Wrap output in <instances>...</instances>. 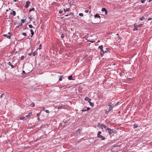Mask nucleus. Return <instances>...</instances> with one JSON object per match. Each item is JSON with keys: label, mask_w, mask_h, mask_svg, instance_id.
Wrapping results in <instances>:
<instances>
[{"label": "nucleus", "mask_w": 152, "mask_h": 152, "mask_svg": "<svg viewBox=\"0 0 152 152\" xmlns=\"http://www.w3.org/2000/svg\"><path fill=\"white\" fill-rule=\"evenodd\" d=\"M134 28L133 29V31H136L137 30V26H136V25L135 24L134 25Z\"/></svg>", "instance_id": "nucleus-10"}, {"label": "nucleus", "mask_w": 152, "mask_h": 152, "mask_svg": "<svg viewBox=\"0 0 152 152\" xmlns=\"http://www.w3.org/2000/svg\"><path fill=\"white\" fill-rule=\"evenodd\" d=\"M42 48V45L41 44H40V45L39 46V50H40Z\"/></svg>", "instance_id": "nucleus-27"}, {"label": "nucleus", "mask_w": 152, "mask_h": 152, "mask_svg": "<svg viewBox=\"0 0 152 152\" xmlns=\"http://www.w3.org/2000/svg\"><path fill=\"white\" fill-rule=\"evenodd\" d=\"M116 35H118V34H116Z\"/></svg>", "instance_id": "nucleus-61"}, {"label": "nucleus", "mask_w": 152, "mask_h": 152, "mask_svg": "<svg viewBox=\"0 0 152 152\" xmlns=\"http://www.w3.org/2000/svg\"><path fill=\"white\" fill-rule=\"evenodd\" d=\"M91 11L90 10V11H89V13H91Z\"/></svg>", "instance_id": "nucleus-58"}, {"label": "nucleus", "mask_w": 152, "mask_h": 152, "mask_svg": "<svg viewBox=\"0 0 152 152\" xmlns=\"http://www.w3.org/2000/svg\"><path fill=\"white\" fill-rule=\"evenodd\" d=\"M37 120L38 121H39L40 120V118L39 117H37Z\"/></svg>", "instance_id": "nucleus-44"}, {"label": "nucleus", "mask_w": 152, "mask_h": 152, "mask_svg": "<svg viewBox=\"0 0 152 152\" xmlns=\"http://www.w3.org/2000/svg\"><path fill=\"white\" fill-rule=\"evenodd\" d=\"M79 15L80 16H83V14L82 13H80L79 14Z\"/></svg>", "instance_id": "nucleus-31"}, {"label": "nucleus", "mask_w": 152, "mask_h": 152, "mask_svg": "<svg viewBox=\"0 0 152 152\" xmlns=\"http://www.w3.org/2000/svg\"><path fill=\"white\" fill-rule=\"evenodd\" d=\"M89 42H91L92 43H94V42H95L94 41H89Z\"/></svg>", "instance_id": "nucleus-47"}, {"label": "nucleus", "mask_w": 152, "mask_h": 152, "mask_svg": "<svg viewBox=\"0 0 152 152\" xmlns=\"http://www.w3.org/2000/svg\"><path fill=\"white\" fill-rule=\"evenodd\" d=\"M62 76H61V77H60V78H59V80L60 81H61V80H62Z\"/></svg>", "instance_id": "nucleus-37"}, {"label": "nucleus", "mask_w": 152, "mask_h": 152, "mask_svg": "<svg viewBox=\"0 0 152 152\" xmlns=\"http://www.w3.org/2000/svg\"><path fill=\"white\" fill-rule=\"evenodd\" d=\"M24 56H22L21 57V59L22 60H23L24 59Z\"/></svg>", "instance_id": "nucleus-36"}, {"label": "nucleus", "mask_w": 152, "mask_h": 152, "mask_svg": "<svg viewBox=\"0 0 152 152\" xmlns=\"http://www.w3.org/2000/svg\"><path fill=\"white\" fill-rule=\"evenodd\" d=\"M17 0H13V1L14 2H16L17 1Z\"/></svg>", "instance_id": "nucleus-52"}, {"label": "nucleus", "mask_w": 152, "mask_h": 152, "mask_svg": "<svg viewBox=\"0 0 152 152\" xmlns=\"http://www.w3.org/2000/svg\"><path fill=\"white\" fill-rule=\"evenodd\" d=\"M22 34L24 35L25 36H26V34L25 33L23 32L21 33Z\"/></svg>", "instance_id": "nucleus-24"}, {"label": "nucleus", "mask_w": 152, "mask_h": 152, "mask_svg": "<svg viewBox=\"0 0 152 152\" xmlns=\"http://www.w3.org/2000/svg\"><path fill=\"white\" fill-rule=\"evenodd\" d=\"M6 11H8V10H6Z\"/></svg>", "instance_id": "nucleus-62"}, {"label": "nucleus", "mask_w": 152, "mask_h": 152, "mask_svg": "<svg viewBox=\"0 0 152 152\" xmlns=\"http://www.w3.org/2000/svg\"><path fill=\"white\" fill-rule=\"evenodd\" d=\"M4 95V94H2L1 96H0V97L1 98H2V96Z\"/></svg>", "instance_id": "nucleus-43"}, {"label": "nucleus", "mask_w": 152, "mask_h": 152, "mask_svg": "<svg viewBox=\"0 0 152 152\" xmlns=\"http://www.w3.org/2000/svg\"><path fill=\"white\" fill-rule=\"evenodd\" d=\"M37 54V52L36 51H34L32 53V54L33 56H35L36 54Z\"/></svg>", "instance_id": "nucleus-20"}, {"label": "nucleus", "mask_w": 152, "mask_h": 152, "mask_svg": "<svg viewBox=\"0 0 152 152\" xmlns=\"http://www.w3.org/2000/svg\"><path fill=\"white\" fill-rule=\"evenodd\" d=\"M104 53H107V51H104Z\"/></svg>", "instance_id": "nucleus-56"}, {"label": "nucleus", "mask_w": 152, "mask_h": 152, "mask_svg": "<svg viewBox=\"0 0 152 152\" xmlns=\"http://www.w3.org/2000/svg\"><path fill=\"white\" fill-rule=\"evenodd\" d=\"M41 112H40L39 113H37V117H39V115H40V114H41Z\"/></svg>", "instance_id": "nucleus-29"}, {"label": "nucleus", "mask_w": 152, "mask_h": 152, "mask_svg": "<svg viewBox=\"0 0 152 152\" xmlns=\"http://www.w3.org/2000/svg\"><path fill=\"white\" fill-rule=\"evenodd\" d=\"M65 16H68V15H65Z\"/></svg>", "instance_id": "nucleus-60"}, {"label": "nucleus", "mask_w": 152, "mask_h": 152, "mask_svg": "<svg viewBox=\"0 0 152 152\" xmlns=\"http://www.w3.org/2000/svg\"><path fill=\"white\" fill-rule=\"evenodd\" d=\"M34 10V8H32L31 9H30L29 10V12H31L32 11H33Z\"/></svg>", "instance_id": "nucleus-22"}, {"label": "nucleus", "mask_w": 152, "mask_h": 152, "mask_svg": "<svg viewBox=\"0 0 152 152\" xmlns=\"http://www.w3.org/2000/svg\"><path fill=\"white\" fill-rule=\"evenodd\" d=\"M45 112L47 113H49V111L48 110H45Z\"/></svg>", "instance_id": "nucleus-38"}, {"label": "nucleus", "mask_w": 152, "mask_h": 152, "mask_svg": "<svg viewBox=\"0 0 152 152\" xmlns=\"http://www.w3.org/2000/svg\"><path fill=\"white\" fill-rule=\"evenodd\" d=\"M33 18L32 17V16H30L29 18L28 19L30 20H31V19H32Z\"/></svg>", "instance_id": "nucleus-26"}, {"label": "nucleus", "mask_w": 152, "mask_h": 152, "mask_svg": "<svg viewBox=\"0 0 152 152\" xmlns=\"http://www.w3.org/2000/svg\"><path fill=\"white\" fill-rule=\"evenodd\" d=\"M42 110H44V111L45 110V107H42Z\"/></svg>", "instance_id": "nucleus-45"}, {"label": "nucleus", "mask_w": 152, "mask_h": 152, "mask_svg": "<svg viewBox=\"0 0 152 152\" xmlns=\"http://www.w3.org/2000/svg\"><path fill=\"white\" fill-rule=\"evenodd\" d=\"M64 37V34H62L61 36V37L62 38H63Z\"/></svg>", "instance_id": "nucleus-33"}, {"label": "nucleus", "mask_w": 152, "mask_h": 152, "mask_svg": "<svg viewBox=\"0 0 152 152\" xmlns=\"http://www.w3.org/2000/svg\"><path fill=\"white\" fill-rule=\"evenodd\" d=\"M81 130L80 129H78L77 130V132H81Z\"/></svg>", "instance_id": "nucleus-40"}, {"label": "nucleus", "mask_w": 152, "mask_h": 152, "mask_svg": "<svg viewBox=\"0 0 152 152\" xmlns=\"http://www.w3.org/2000/svg\"><path fill=\"white\" fill-rule=\"evenodd\" d=\"M107 130L108 131V133L110 135L111 134L113 133H115V131H113V130L109 128H107Z\"/></svg>", "instance_id": "nucleus-3"}, {"label": "nucleus", "mask_w": 152, "mask_h": 152, "mask_svg": "<svg viewBox=\"0 0 152 152\" xmlns=\"http://www.w3.org/2000/svg\"><path fill=\"white\" fill-rule=\"evenodd\" d=\"M145 1V0H141V2L142 3H144Z\"/></svg>", "instance_id": "nucleus-30"}, {"label": "nucleus", "mask_w": 152, "mask_h": 152, "mask_svg": "<svg viewBox=\"0 0 152 152\" xmlns=\"http://www.w3.org/2000/svg\"><path fill=\"white\" fill-rule=\"evenodd\" d=\"M8 64L9 65H10L11 66L12 68H14V67L13 65L12 64V63L10 62H9V63H8Z\"/></svg>", "instance_id": "nucleus-14"}, {"label": "nucleus", "mask_w": 152, "mask_h": 152, "mask_svg": "<svg viewBox=\"0 0 152 152\" xmlns=\"http://www.w3.org/2000/svg\"><path fill=\"white\" fill-rule=\"evenodd\" d=\"M68 79L69 80H72V75H70L68 77Z\"/></svg>", "instance_id": "nucleus-21"}, {"label": "nucleus", "mask_w": 152, "mask_h": 152, "mask_svg": "<svg viewBox=\"0 0 152 152\" xmlns=\"http://www.w3.org/2000/svg\"><path fill=\"white\" fill-rule=\"evenodd\" d=\"M103 126L104 128H106V126L105 125H103Z\"/></svg>", "instance_id": "nucleus-48"}, {"label": "nucleus", "mask_w": 152, "mask_h": 152, "mask_svg": "<svg viewBox=\"0 0 152 152\" xmlns=\"http://www.w3.org/2000/svg\"><path fill=\"white\" fill-rule=\"evenodd\" d=\"M90 105L92 107H93L94 106V104L93 103H92L90 101H88Z\"/></svg>", "instance_id": "nucleus-12"}, {"label": "nucleus", "mask_w": 152, "mask_h": 152, "mask_svg": "<svg viewBox=\"0 0 152 152\" xmlns=\"http://www.w3.org/2000/svg\"><path fill=\"white\" fill-rule=\"evenodd\" d=\"M84 99L86 100V101H89L91 100V99L88 98V97H86Z\"/></svg>", "instance_id": "nucleus-15"}, {"label": "nucleus", "mask_w": 152, "mask_h": 152, "mask_svg": "<svg viewBox=\"0 0 152 152\" xmlns=\"http://www.w3.org/2000/svg\"><path fill=\"white\" fill-rule=\"evenodd\" d=\"M101 132L100 131H99L97 134V137H98L99 136L101 135Z\"/></svg>", "instance_id": "nucleus-19"}, {"label": "nucleus", "mask_w": 152, "mask_h": 152, "mask_svg": "<svg viewBox=\"0 0 152 152\" xmlns=\"http://www.w3.org/2000/svg\"><path fill=\"white\" fill-rule=\"evenodd\" d=\"M8 34H9V35H7L6 34H3V36L4 37H7V38L8 39H10L11 38V33L10 32H9L8 33Z\"/></svg>", "instance_id": "nucleus-4"}, {"label": "nucleus", "mask_w": 152, "mask_h": 152, "mask_svg": "<svg viewBox=\"0 0 152 152\" xmlns=\"http://www.w3.org/2000/svg\"><path fill=\"white\" fill-rule=\"evenodd\" d=\"M151 1H152V0H149V2H151Z\"/></svg>", "instance_id": "nucleus-53"}, {"label": "nucleus", "mask_w": 152, "mask_h": 152, "mask_svg": "<svg viewBox=\"0 0 152 152\" xmlns=\"http://www.w3.org/2000/svg\"><path fill=\"white\" fill-rule=\"evenodd\" d=\"M118 39H119V41H120V37H118Z\"/></svg>", "instance_id": "nucleus-46"}, {"label": "nucleus", "mask_w": 152, "mask_h": 152, "mask_svg": "<svg viewBox=\"0 0 152 152\" xmlns=\"http://www.w3.org/2000/svg\"><path fill=\"white\" fill-rule=\"evenodd\" d=\"M82 111H86V110H82Z\"/></svg>", "instance_id": "nucleus-50"}, {"label": "nucleus", "mask_w": 152, "mask_h": 152, "mask_svg": "<svg viewBox=\"0 0 152 152\" xmlns=\"http://www.w3.org/2000/svg\"><path fill=\"white\" fill-rule=\"evenodd\" d=\"M86 40H87V42H89V41H89V40H87V39H86Z\"/></svg>", "instance_id": "nucleus-57"}, {"label": "nucleus", "mask_w": 152, "mask_h": 152, "mask_svg": "<svg viewBox=\"0 0 152 152\" xmlns=\"http://www.w3.org/2000/svg\"><path fill=\"white\" fill-rule=\"evenodd\" d=\"M69 10V8H68V9H64V11L65 12H66L67 11H68Z\"/></svg>", "instance_id": "nucleus-25"}, {"label": "nucleus", "mask_w": 152, "mask_h": 152, "mask_svg": "<svg viewBox=\"0 0 152 152\" xmlns=\"http://www.w3.org/2000/svg\"><path fill=\"white\" fill-rule=\"evenodd\" d=\"M88 9L90 10L91 9V7L90 6H89L88 7Z\"/></svg>", "instance_id": "nucleus-51"}, {"label": "nucleus", "mask_w": 152, "mask_h": 152, "mask_svg": "<svg viewBox=\"0 0 152 152\" xmlns=\"http://www.w3.org/2000/svg\"><path fill=\"white\" fill-rule=\"evenodd\" d=\"M110 111L108 110L107 111H106V112H105V114H107L109 113L110 112Z\"/></svg>", "instance_id": "nucleus-34"}, {"label": "nucleus", "mask_w": 152, "mask_h": 152, "mask_svg": "<svg viewBox=\"0 0 152 152\" xmlns=\"http://www.w3.org/2000/svg\"><path fill=\"white\" fill-rule=\"evenodd\" d=\"M35 106V104L34 103H32L30 104V106L31 107H34Z\"/></svg>", "instance_id": "nucleus-17"}, {"label": "nucleus", "mask_w": 152, "mask_h": 152, "mask_svg": "<svg viewBox=\"0 0 152 152\" xmlns=\"http://www.w3.org/2000/svg\"><path fill=\"white\" fill-rule=\"evenodd\" d=\"M27 118L26 117V116L25 117H21L20 118V120H23L24 121L25 120H26Z\"/></svg>", "instance_id": "nucleus-7"}, {"label": "nucleus", "mask_w": 152, "mask_h": 152, "mask_svg": "<svg viewBox=\"0 0 152 152\" xmlns=\"http://www.w3.org/2000/svg\"><path fill=\"white\" fill-rule=\"evenodd\" d=\"M59 13H60V14H61L62 13V11H59Z\"/></svg>", "instance_id": "nucleus-42"}, {"label": "nucleus", "mask_w": 152, "mask_h": 152, "mask_svg": "<svg viewBox=\"0 0 152 152\" xmlns=\"http://www.w3.org/2000/svg\"><path fill=\"white\" fill-rule=\"evenodd\" d=\"M11 14H12L13 16H15L16 15V12L15 11H13L11 13Z\"/></svg>", "instance_id": "nucleus-13"}, {"label": "nucleus", "mask_w": 152, "mask_h": 152, "mask_svg": "<svg viewBox=\"0 0 152 152\" xmlns=\"http://www.w3.org/2000/svg\"><path fill=\"white\" fill-rule=\"evenodd\" d=\"M108 106L109 107L108 109V110L110 111L112 110L113 107H114V106L111 103H109L108 104Z\"/></svg>", "instance_id": "nucleus-1"}, {"label": "nucleus", "mask_w": 152, "mask_h": 152, "mask_svg": "<svg viewBox=\"0 0 152 152\" xmlns=\"http://www.w3.org/2000/svg\"><path fill=\"white\" fill-rule=\"evenodd\" d=\"M94 18H99V19L101 18L100 16L98 14H97L95 15Z\"/></svg>", "instance_id": "nucleus-9"}, {"label": "nucleus", "mask_w": 152, "mask_h": 152, "mask_svg": "<svg viewBox=\"0 0 152 152\" xmlns=\"http://www.w3.org/2000/svg\"><path fill=\"white\" fill-rule=\"evenodd\" d=\"M145 19V17L144 16H142V17H141L140 18V20H143Z\"/></svg>", "instance_id": "nucleus-18"}, {"label": "nucleus", "mask_w": 152, "mask_h": 152, "mask_svg": "<svg viewBox=\"0 0 152 152\" xmlns=\"http://www.w3.org/2000/svg\"><path fill=\"white\" fill-rule=\"evenodd\" d=\"M100 42V41L99 40H98L97 42Z\"/></svg>", "instance_id": "nucleus-54"}, {"label": "nucleus", "mask_w": 152, "mask_h": 152, "mask_svg": "<svg viewBox=\"0 0 152 152\" xmlns=\"http://www.w3.org/2000/svg\"><path fill=\"white\" fill-rule=\"evenodd\" d=\"M32 115V113L31 112H30L28 115L26 116V117L27 118H29V117L30 116H31Z\"/></svg>", "instance_id": "nucleus-11"}, {"label": "nucleus", "mask_w": 152, "mask_h": 152, "mask_svg": "<svg viewBox=\"0 0 152 152\" xmlns=\"http://www.w3.org/2000/svg\"><path fill=\"white\" fill-rule=\"evenodd\" d=\"M30 2L29 1H27L26 3V4L25 6V7L26 8H28V7L29 5L30 4Z\"/></svg>", "instance_id": "nucleus-5"}, {"label": "nucleus", "mask_w": 152, "mask_h": 152, "mask_svg": "<svg viewBox=\"0 0 152 152\" xmlns=\"http://www.w3.org/2000/svg\"><path fill=\"white\" fill-rule=\"evenodd\" d=\"M99 48L100 50L102 52V53H101V55L102 57L103 56L104 54V51L103 49V46L102 45L99 46Z\"/></svg>", "instance_id": "nucleus-2"}, {"label": "nucleus", "mask_w": 152, "mask_h": 152, "mask_svg": "<svg viewBox=\"0 0 152 152\" xmlns=\"http://www.w3.org/2000/svg\"><path fill=\"white\" fill-rule=\"evenodd\" d=\"M30 31L31 32V37H32V36L34 34V32L32 29H31L30 30Z\"/></svg>", "instance_id": "nucleus-16"}, {"label": "nucleus", "mask_w": 152, "mask_h": 152, "mask_svg": "<svg viewBox=\"0 0 152 152\" xmlns=\"http://www.w3.org/2000/svg\"><path fill=\"white\" fill-rule=\"evenodd\" d=\"M28 26H29V28H32L33 27V26L31 25H29Z\"/></svg>", "instance_id": "nucleus-32"}, {"label": "nucleus", "mask_w": 152, "mask_h": 152, "mask_svg": "<svg viewBox=\"0 0 152 152\" xmlns=\"http://www.w3.org/2000/svg\"><path fill=\"white\" fill-rule=\"evenodd\" d=\"M28 55L29 56H31V53H28Z\"/></svg>", "instance_id": "nucleus-49"}, {"label": "nucleus", "mask_w": 152, "mask_h": 152, "mask_svg": "<svg viewBox=\"0 0 152 152\" xmlns=\"http://www.w3.org/2000/svg\"><path fill=\"white\" fill-rule=\"evenodd\" d=\"M137 26V27H142V24H140L138 25H136Z\"/></svg>", "instance_id": "nucleus-23"}, {"label": "nucleus", "mask_w": 152, "mask_h": 152, "mask_svg": "<svg viewBox=\"0 0 152 152\" xmlns=\"http://www.w3.org/2000/svg\"><path fill=\"white\" fill-rule=\"evenodd\" d=\"M85 11L86 13H88L89 12V11L87 10H85Z\"/></svg>", "instance_id": "nucleus-39"}, {"label": "nucleus", "mask_w": 152, "mask_h": 152, "mask_svg": "<svg viewBox=\"0 0 152 152\" xmlns=\"http://www.w3.org/2000/svg\"><path fill=\"white\" fill-rule=\"evenodd\" d=\"M98 137L101 138L102 140H104L105 139V137L104 136H103L102 135H100V136H99V137Z\"/></svg>", "instance_id": "nucleus-8"}, {"label": "nucleus", "mask_w": 152, "mask_h": 152, "mask_svg": "<svg viewBox=\"0 0 152 152\" xmlns=\"http://www.w3.org/2000/svg\"><path fill=\"white\" fill-rule=\"evenodd\" d=\"M138 126L137 124H134V128H136Z\"/></svg>", "instance_id": "nucleus-35"}, {"label": "nucleus", "mask_w": 152, "mask_h": 152, "mask_svg": "<svg viewBox=\"0 0 152 152\" xmlns=\"http://www.w3.org/2000/svg\"><path fill=\"white\" fill-rule=\"evenodd\" d=\"M151 20V19L149 18V19H148V20Z\"/></svg>", "instance_id": "nucleus-59"}, {"label": "nucleus", "mask_w": 152, "mask_h": 152, "mask_svg": "<svg viewBox=\"0 0 152 152\" xmlns=\"http://www.w3.org/2000/svg\"><path fill=\"white\" fill-rule=\"evenodd\" d=\"M23 73H25V72L24 71H23Z\"/></svg>", "instance_id": "nucleus-55"}, {"label": "nucleus", "mask_w": 152, "mask_h": 152, "mask_svg": "<svg viewBox=\"0 0 152 152\" xmlns=\"http://www.w3.org/2000/svg\"><path fill=\"white\" fill-rule=\"evenodd\" d=\"M90 108L89 107H88L87 108V110H86L88 111V110H90Z\"/></svg>", "instance_id": "nucleus-41"}, {"label": "nucleus", "mask_w": 152, "mask_h": 152, "mask_svg": "<svg viewBox=\"0 0 152 152\" xmlns=\"http://www.w3.org/2000/svg\"><path fill=\"white\" fill-rule=\"evenodd\" d=\"M101 10L102 12H105V15H107V11L105 8H102V9Z\"/></svg>", "instance_id": "nucleus-6"}, {"label": "nucleus", "mask_w": 152, "mask_h": 152, "mask_svg": "<svg viewBox=\"0 0 152 152\" xmlns=\"http://www.w3.org/2000/svg\"><path fill=\"white\" fill-rule=\"evenodd\" d=\"M25 21L24 19H21V22H22V23H23L25 22Z\"/></svg>", "instance_id": "nucleus-28"}]
</instances>
